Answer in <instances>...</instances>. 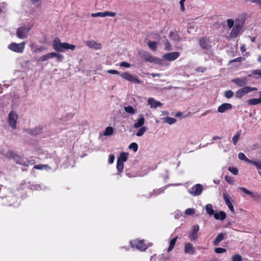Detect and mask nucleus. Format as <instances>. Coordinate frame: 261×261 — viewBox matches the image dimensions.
I'll list each match as a JSON object with an SVG mask.
<instances>
[{
    "label": "nucleus",
    "instance_id": "obj_29",
    "mask_svg": "<svg viewBox=\"0 0 261 261\" xmlns=\"http://www.w3.org/2000/svg\"><path fill=\"white\" fill-rule=\"evenodd\" d=\"M53 53H50L47 54L46 55H44L41 57H40L39 60L41 62H44L48 60V59H51L53 58Z\"/></svg>",
    "mask_w": 261,
    "mask_h": 261
},
{
    "label": "nucleus",
    "instance_id": "obj_60",
    "mask_svg": "<svg viewBox=\"0 0 261 261\" xmlns=\"http://www.w3.org/2000/svg\"><path fill=\"white\" fill-rule=\"evenodd\" d=\"M205 70H206L205 68H203L202 67H199L197 68L196 71L198 72H203L205 71Z\"/></svg>",
    "mask_w": 261,
    "mask_h": 261
},
{
    "label": "nucleus",
    "instance_id": "obj_56",
    "mask_svg": "<svg viewBox=\"0 0 261 261\" xmlns=\"http://www.w3.org/2000/svg\"><path fill=\"white\" fill-rule=\"evenodd\" d=\"M243 60L244 59L242 57H238L231 60L230 62H242Z\"/></svg>",
    "mask_w": 261,
    "mask_h": 261
},
{
    "label": "nucleus",
    "instance_id": "obj_49",
    "mask_svg": "<svg viewBox=\"0 0 261 261\" xmlns=\"http://www.w3.org/2000/svg\"><path fill=\"white\" fill-rule=\"evenodd\" d=\"M247 162L251 165L255 166L257 168L259 164V162H257L252 160H250L249 159L247 160Z\"/></svg>",
    "mask_w": 261,
    "mask_h": 261
},
{
    "label": "nucleus",
    "instance_id": "obj_50",
    "mask_svg": "<svg viewBox=\"0 0 261 261\" xmlns=\"http://www.w3.org/2000/svg\"><path fill=\"white\" fill-rule=\"evenodd\" d=\"M226 251V250L225 248H220V247L216 248L215 249V252L216 253H222L225 252Z\"/></svg>",
    "mask_w": 261,
    "mask_h": 261
},
{
    "label": "nucleus",
    "instance_id": "obj_34",
    "mask_svg": "<svg viewBox=\"0 0 261 261\" xmlns=\"http://www.w3.org/2000/svg\"><path fill=\"white\" fill-rule=\"evenodd\" d=\"M125 111L132 115L134 114L136 112L135 110L132 106H127L124 108Z\"/></svg>",
    "mask_w": 261,
    "mask_h": 261
},
{
    "label": "nucleus",
    "instance_id": "obj_44",
    "mask_svg": "<svg viewBox=\"0 0 261 261\" xmlns=\"http://www.w3.org/2000/svg\"><path fill=\"white\" fill-rule=\"evenodd\" d=\"M223 196L225 203H227L230 201V197L229 195V194L227 193L226 192L223 193Z\"/></svg>",
    "mask_w": 261,
    "mask_h": 261
},
{
    "label": "nucleus",
    "instance_id": "obj_7",
    "mask_svg": "<svg viewBox=\"0 0 261 261\" xmlns=\"http://www.w3.org/2000/svg\"><path fill=\"white\" fill-rule=\"evenodd\" d=\"M18 116L14 111H10L8 115V122L9 125L12 129H15L16 127L17 120Z\"/></svg>",
    "mask_w": 261,
    "mask_h": 261
},
{
    "label": "nucleus",
    "instance_id": "obj_64",
    "mask_svg": "<svg viewBox=\"0 0 261 261\" xmlns=\"http://www.w3.org/2000/svg\"><path fill=\"white\" fill-rule=\"evenodd\" d=\"M257 169H259L260 170H261V161H259V164Z\"/></svg>",
    "mask_w": 261,
    "mask_h": 261
},
{
    "label": "nucleus",
    "instance_id": "obj_18",
    "mask_svg": "<svg viewBox=\"0 0 261 261\" xmlns=\"http://www.w3.org/2000/svg\"><path fill=\"white\" fill-rule=\"evenodd\" d=\"M86 45L91 48L95 49H100L101 48V45L100 43H98L95 41H88L86 42Z\"/></svg>",
    "mask_w": 261,
    "mask_h": 261
},
{
    "label": "nucleus",
    "instance_id": "obj_37",
    "mask_svg": "<svg viewBox=\"0 0 261 261\" xmlns=\"http://www.w3.org/2000/svg\"><path fill=\"white\" fill-rule=\"evenodd\" d=\"M252 74L257 76L254 77L255 79L261 77V69H255L252 71Z\"/></svg>",
    "mask_w": 261,
    "mask_h": 261
},
{
    "label": "nucleus",
    "instance_id": "obj_51",
    "mask_svg": "<svg viewBox=\"0 0 261 261\" xmlns=\"http://www.w3.org/2000/svg\"><path fill=\"white\" fill-rule=\"evenodd\" d=\"M92 17H97V16H100L102 17H105V12H98L96 13H93L92 14Z\"/></svg>",
    "mask_w": 261,
    "mask_h": 261
},
{
    "label": "nucleus",
    "instance_id": "obj_25",
    "mask_svg": "<svg viewBox=\"0 0 261 261\" xmlns=\"http://www.w3.org/2000/svg\"><path fill=\"white\" fill-rule=\"evenodd\" d=\"M177 239L178 237H175L171 240L169 243V247L168 248V252H170L173 249Z\"/></svg>",
    "mask_w": 261,
    "mask_h": 261
},
{
    "label": "nucleus",
    "instance_id": "obj_5",
    "mask_svg": "<svg viewBox=\"0 0 261 261\" xmlns=\"http://www.w3.org/2000/svg\"><path fill=\"white\" fill-rule=\"evenodd\" d=\"M25 44V42L20 43H12L9 45L8 48L14 52L22 53L24 51Z\"/></svg>",
    "mask_w": 261,
    "mask_h": 261
},
{
    "label": "nucleus",
    "instance_id": "obj_38",
    "mask_svg": "<svg viewBox=\"0 0 261 261\" xmlns=\"http://www.w3.org/2000/svg\"><path fill=\"white\" fill-rule=\"evenodd\" d=\"M165 119H166L165 122L168 123L169 124H174L176 121V120L175 118H172V117H167L165 118Z\"/></svg>",
    "mask_w": 261,
    "mask_h": 261
},
{
    "label": "nucleus",
    "instance_id": "obj_31",
    "mask_svg": "<svg viewBox=\"0 0 261 261\" xmlns=\"http://www.w3.org/2000/svg\"><path fill=\"white\" fill-rule=\"evenodd\" d=\"M149 47L153 51H155L157 48V43L155 41H149L148 43Z\"/></svg>",
    "mask_w": 261,
    "mask_h": 261
},
{
    "label": "nucleus",
    "instance_id": "obj_3",
    "mask_svg": "<svg viewBox=\"0 0 261 261\" xmlns=\"http://www.w3.org/2000/svg\"><path fill=\"white\" fill-rule=\"evenodd\" d=\"M9 154L10 157L13 159L17 164L21 165L26 167L29 166L30 164H31L30 162L28 159L16 155L12 151L9 152Z\"/></svg>",
    "mask_w": 261,
    "mask_h": 261
},
{
    "label": "nucleus",
    "instance_id": "obj_28",
    "mask_svg": "<svg viewBox=\"0 0 261 261\" xmlns=\"http://www.w3.org/2000/svg\"><path fill=\"white\" fill-rule=\"evenodd\" d=\"M205 210H206V213L210 215H214V214H215L214 213V211L213 208V206H212V205L211 204H208L206 205L205 206Z\"/></svg>",
    "mask_w": 261,
    "mask_h": 261
},
{
    "label": "nucleus",
    "instance_id": "obj_32",
    "mask_svg": "<svg viewBox=\"0 0 261 261\" xmlns=\"http://www.w3.org/2000/svg\"><path fill=\"white\" fill-rule=\"evenodd\" d=\"M164 38L166 39L165 43V50H166L167 51L171 50L172 49V45L171 44V43H170L169 40L166 39V36H164Z\"/></svg>",
    "mask_w": 261,
    "mask_h": 261
},
{
    "label": "nucleus",
    "instance_id": "obj_20",
    "mask_svg": "<svg viewBox=\"0 0 261 261\" xmlns=\"http://www.w3.org/2000/svg\"><path fill=\"white\" fill-rule=\"evenodd\" d=\"M42 130V127L39 126L34 128L28 129L27 132L31 135L36 136L38 134H40Z\"/></svg>",
    "mask_w": 261,
    "mask_h": 261
},
{
    "label": "nucleus",
    "instance_id": "obj_58",
    "mask_svg": "<svg viewBox=\"0 0 261 261\" xmlns=\"http://www.w3.org/2000/svg\"><path fill=\"white\" fill-rule=\"evenodd\" d=\"M44 166V165L39 164V165H35L34 168L36 169L42 170V169H43Z\"/></svg>",
    "mask_w": 261,
    "mask_h": 261
},
{
    "label": "nucleus",
    "instance_id": "obj_33",
    "mask_svg": "<svg viewBox=\"0 0 261 261\" xmlns=\"http://www.w3.org/2000/svg\"><path fill=\"white\" fill-rule=\"evenodd\" d=\"M114 132L113 128L111 126H108L104 132V135L110 136L113 134Z\"/></svg>",
    "mask_w": 261,
    "mask_h": 261
},
{
    "label": "nucleus",
    "instance_id": "obj_35",
    "mask_svg": "<svg viewBox=\"0 0 261 261\" xmlns=\"http://www.w3.org/2000/svg\"><path fill=\"white\" fill-rule=\"evenodd\" d=\"M124 168V164L123 163L121 162L120 161H117V169L119 173L122 172Z\"/></svg>",
    "mask_w": 261,
    "mask_h": 261
},
{
    "label": "nucleus",
    "instance_id": "obj_8",
    "mask_svg": "<svg viewBox=\"0 0 261 261\" xmlns=\"http://www.w3.org/2000/svg\"><path fill=\"white\" fill-rule=\"evenodd\" d=\"M31 28L20 27L18 28L16 31V36L20 39H24L27 37Z\"/></svg>",
    "mask_w": 261,
    "mask_h": 261
},
{
    "label": "nucleus",
    "instance_id": "obj_21",
    "mask_svg": "<svg viewBox=\"0 0 261 261\" xmlns=\"http://www.w3.org/2000/svg\"><path fill=\"white\" fill-rule=\"evenodd\" d=\"M169 37L172 40L174 41L179 42L181 40V38L180 37V36L177 33H174L173 32H171L169 33Z\"/></svg>",
    "mask_w": 261,
    "mask_h": 261
},
{
    "label": "nucleus",
    "instance_id": "obj_24",
    "mask_svg": "<svg viewBox=\"0 0 261 261\" xmlns=\"http://www.w3.org/2000/svg\"><path fill=\"white\" fill-rule=\"evenodd\" d=\"M224 239V234L223 233H219L217 237L215 238L213 242V244L215 246L219 245V243Z\"/></svg>",
    "mask_w": 261,
    "mask_h": 261
},
{
    "label": "nucleus",
    "instance_id": "obj_14",
    "mask_svg": "<svg viewBox=\"0 0 261 261\" xmlns=\"http://www.w3.org/2000/svg\"><path fill=\"white\" fill-rule=\"evenodd\" d=\"M184 252L186 254H194L195 252V248L192 244L187 243L185 244Z\"/></svg>",
    "mask_w": 261,
    "mask_h": 261
},
{
    "label": "nucleus",
    "instance_id": "obj_54",
    "mask_svg": "<svg viewBox=\"0 0 261 261\" xmlns=\"http://www.w3.org/2000/svg\"><path fill=\"white\" fill-rule=\"evenodd\" d=\"M120 65L121 67H124L126 68H129L131 66V65L129 63L125 62H121Z\"/></svg>",
    "mask_w": 261,
    "mask_h": 261
},
{
    "label": "nucleus",
    "instance_id": "obj_59",
    "mask_svg": "<svg viewBox=\"0 0 261 261\" xmlns=\"http://www.w3.org/2000/svg\"><path fill=\"white\" fill-rule=\"evenodd\" d=\"M184 3L185 2L182 1H180V2H179V4H180V10L182 12H184L185 10V6H184Z\"/></svg>",
    "mask_w": 261,
    "mask_h": 261
},
{
    "label": "nucleus",
    "instance_id": "obj_52",
    "mask_svg": "<svg viewBox=\"0 0 261 261\" xmlns=\"http://www.w3.org/2000/svg\"><path fill=\"white\" fill-rule=\"evenodd\" d=\"M225 180L229 184H232L233 182V178L228 175L225 176Z\"/></svg>",
    "mask_w": 261,
    "mask_h": 261
},
{
    "label": "nucleus",
    "instance_id": "obj_45",
    "mask_svg": "<svg viewBox=\"0 0 261 261\" xmlns=\"http://www.w3.org/2000/svg\"><path fill=\"white\" fill-rule=\"evenodd\" d=\"M238 158L240 160H244L246 162H247V160L248 159L245 154L244 153L240 152L238 154Z\"/></svg>",
    "mask_w": 261,
    "mask_h": 261
},
{
    "label": "nucleus",
    "instance_id": "obj_26",
    "mask_svg": "<svg viewBox=\"0 0 261 261\" xmlns=\"http://www.w3.org/2000/svg\"><path fill=\"white\" fill-rule=\"evenodd\" d=\"M144 118L143 117H141L138 120L137 122L134 124V127L135 128L143 127L142 126L144 124Z\"/></svg>",
    "mask_w": 261,
    "mask_h": 261
},
{
    "label": "nucleus",
    "instance_id": "obj_4",
    "mask_svg": "<svg viewBox=\"0 0 261 261\" xmlns=\"http://www.w3.org/2000/svg\"><path fill=\"white\" fill-rule=\"evenodd\" d=\"M257 90V89L255 87L246 86L237 90L235 93V96L237 98L241 99L245 94Z\"/></svg>",
    "mask_w": 261,
    "mask_h": 261
},
{
    "label": "nucleus",
    "instance_id": "obj_53",
    "mask_svg": "<svg viewBox=\"0 0 261 261\" xmlns=\"http://www.w3.org/2000/svg\"><path fill=\"white\" fill-rule=\"evenodd\" d=\"M46 48L43 47V46H40L39 47H37V48H36L34 50V52L35 53H39V52H41L43 50H44V49H45Z\"/></svg>",
    "mask_w": 261,
    "mask_h": 261
},
{
    "label": "nucleus",
    "instance_id": "obj_61",
    "mask_svg": "<svg viewBox=\"0 0 261 261\" xmlns=\"http://www.w3.org/2000/svg\"><path fill=\"white\" fill-rule=\"evenodd\" d=\"M250 1L252 3H254L258 5L259 6L261 5V1L260 0H250Z\"/></svg>",
    "mask_w": 261,
    "mask_h": 261
},
{
    "label": "nucleus",
    "instance_id": "obj_36",
    "mask_svg": "<svg viewBox=\"0 0 261 261\" xmlns=\"http://www.w3.org/2000/svg\"><path fill=\"white\" fill-rule=\"evenodd\" d=\"M234 95V93L231 90H226L224 93V96L227 98H230Z\"/></svg>",
    "mask_w": 261,
    "mask_h": 261
},
{
    "label": "nucleus",
    "instance_id": "obj_57",
    "mask_svg": "<svg viewBox=\"0 0 261 261\" xmlns=\"http://www.w3.org/2000/svg\"><path fill=\"white\" fill-rule=\"evenodd\" d=\"M114 159H115V156L113 154H110L109 155V162L110 164H112L114 161Z\"/></svg>",
    "mask_w": 261,
    "mask_h": 261
},
{
    "label": "nucleus",
    "instance_id": "obj_63",
    "mask_svg": "<svg viewBox=\"0 0 261 261\" xmlns=\"http://www.w3.org/2000/svg\"><path fill=\"white\" fill-rule=\"evenodd\" d=\"M151 75L153 77H156V76L159 77V76H160V73H152L151 74Z\"/></svg>",
    "mask_w": 261,
    "mask_h": 261
},
{
    "label": "nucleus",
    "instance_id": "obj_10",
    "mask_svg": "<svg viewBox=\"0 0 261 261\" xmlns=\"http://www.w3.org/2000/svg\"><path fill=\"white\" fill-rule=\"evenodd\" d=\"M133 247L142 251L147 249V247L143 240H135L130 242Z\"/></svg>",
    "mask_w": 261,
    "mask_h": 261
},
{
    "label": "nucleus",
    "instance_id": "obj_43",
    "mask_svg": "<svg viewBox=\"0 0 261 261\" xmlns=\"http://www.w3.org/2000/svg\"><path fill=\"white\" fill-rule=\"evenodd\" d=\"M165 189L164 188H161L158 189L154 190H153V195H158L160 194L163 193L164 192Z\"/></svg>",
    "mask_w": 261,
    "mask_h": 261
},
{
    "label": "nucleus",
    "instance_id": "obj_27",
    "mask_svg": "<svg viewBox=\"0 0 261 261\" xmlns=\"http://www.w3.org/2000/svg\"><path fill=\"white\" fill-rule=\"evenodd\" d=\"M241 135V130L238 131L234 136L233 137L232 140L234 145H237Z\"/></svg>",
    "mask_w": 261,
    "mask_h": 261
},
{
    "label": "nucleus",
    "instance_id": "obj_47",
    "mask_svg": "<svg viewBox=\"0 0 261 261\" xmlns=\"http://www.w3.org/2000/svg\"><path fill=\"white\" fill-rule=\"evenodd\" d=\"M185 213L187 215H192L195 213V210L193 208H189L185 211Z\"/></svg>",
    "mask_w": 261,
    "mask_h": 261
},
{
    "label": "nucleus",
    "instance_id": "obj_19",
    "mask_svg": "<svg viewBox=\"0 0 261 261\" xmlns=\"http://www.w3.org/2000/svg\"><path fill=\"white\" fill-rule=\"evenodd\" d=\"M148 104L151 108H156L162 106V103L159 101H156L153 98H149L148 99Z\"/></svg>",
    "mask_w": 261,
    "mask_h": 261
},
{
    "label": "nucleus",
    "instance_id": "obj_11",
    "mask_svg": "<svg viewBox=\"0 0 261 261\" xmlns=\"http://www.w3.org/2000/svg\"><path fill=\"white\" fill-rule=\"evenodd\" d=\"M203 190V186L200 184H196L189 190V192L194 196L199 195Z\"/></svg>",
    "mask_w": 261,
    "mask_h": 261
},
{
    "label": "nucleus",
    "instance_id": "obj_9",
    "mask_svg": "<svg viewBox=\"0 0 261 261\" xmlns=\"http://www.w3.org/2000/svg\"><path fill=\"white\" fill-rule=\"evenodd\" d=\"M199 44L200 47L204 50L205 53H206V51H208L211 49V45L209 39L204 37L199 39Z\"/></svg>",
    "mask_w": 261,
    "mask_h": 261
},
{
    "label": "nucleus",
    "instance_id": "obj_2",
    "mask_svg": "<svg viewBox=\"0 0 261 261\" xmlns=\"http://www.w3.org/2000/svg\"><path fill=\"white\" fill-rule=\"evenodd\" d=\"M107 73H109L110 74H119L120 76L122 78H123L130 82H132V83H136V84H140L142 83V81H141L140 80H139L137 78V77L134 76L133 75L130 74L128 72L119 73L117 70H114V69H110V70H109L107 71Z\"/></svg>",
    "mask_w": 261,
    "mask_h": 261
},
{
    "label": "nucleus",
    "instance_id": "obj_40",
    "mask_svg": "<svg viewBox=\"0 0 261 261\" xmlns=\"http://www.w3.org/2000/svg\"><path fill=\"white\" fill-rule=\"evenodd\" d=\"M128 148L130 149H133L135 152H136L138 150V146L136 143L133 142L130 144Z\"/></svg>",
    "mask_w": 261,
    "mask_h": 261
},
{
    "label": "nucleus",
    "instance_id": "obj_22",
    "mask_svg": "<svg viewBox=\"0 0 261 261\" xmlns=\"http://www.w3.org/2000/svg\"><path fill=\"white\" fill-rule=\"evenodd\" d=\"M214 217L216 220H220L223 221L226 218V215L224 212L220 211L219 213H216L214 214Z\"/></svg>",
    "mask_w": 261,
    "mask_h": 261
},
{
    "label": "nucleus",
    "instance_id": "obj_15",
    "mask_svg": "<svg viewBox=\"0 0 261 261\" xmlns=\"http://www.w3.org/2000/svg\"><path fill=\"white\" fill-rule=\"evenodd\" d=\"M232 82L239 87H243L247 84V80L246 77L242 79L236 78L233 79Z\"/></svg>",
    "mask_w": 261,
    "mask_h": 261
},
{
    "label": "nucleus",
    "instance_id": "obj_55",
    "mask_svg": "<svg viewBox=\"0 0 261 261\" xmlns=\"http://www.w3.org/2000/svg\"><path fill=\"white\" fill-rule=\"evenodd\" d=\"M105 17L107 16L114 17L116 16V13L115 12L106 11V12H105Z\"/></svg>",
    "mask_w": 261,
    "mask_h": 261
},
{
    "label": "nucleus",
    "instance_id": "obj_48",
    "mask_svg": "<svg viewBox=\"0 0 261 261\" xmlns=\"http://www.w3.org/2000/svg\"><path fill=\"white\" fill-rule=\"evenodd\" d=\"M228 171L234 175H237L238 173V170L236 167H229Z\"/></svg>",
    "mask_w": 261,
    "mask_h": 261
},
{
    "label": "nucleus",
    "instance_id": "obj_62",
    "mask_svg": "<svg viewBox=\"0 0 261 261\" xmlns=\"http://www.w3.org/2000/svg\"><path fill=\"white\" fill-rule=\"evenodd\" d=\"M240 49H241V50L242 52L244 53V51H246V47L244 45H243L241 46L240 47Z\"/></svg>",
    "mask_w": 261,
    "mask_h": 261
},
{
    "label": "nucleus",
    "instance_id": "obj_46",
    "mask_svg": "<svg viewBox=\"0 0 261 261\" xmlns=\"http://www.w3.org/2000/svg\"><path fill=\"white\" fill-rule=\"evenodd\" d=\"M226 22H227V27L229 29H231V28H232L233 27V25H234V21L231 19H228L227 20Z\"/></svg>",
    "mask_w": 261,
    "mask_h": 261
},
{
    "label": "nucleus",
    "instance_id": "obj_16",
    "mask_svg": "<svg viewBox=\"0 0 261 261\" xmlns=\"http://www.w3.org/2000/svg\"><path fill=\"white\" fill-rule=\"evenodd\" d=\"M232 106L231 104L229 103H224L220 105L218 108V112L221 113H223L226 110L232 109Z\"/></svg>",
    "mask_w": 261,
    "mask_h": 261
},
{
    "label": "nucleus",
    "instance_id": "obj_17",
    "mask_svg": "<svg viewBox=\"0 0 261 261\" xmlns=\"http://www.w3.org/2000/svg\"><path fill=\"white\" fill-rule=\"evenodd\" d=\"M259 97L250 99L247 100L249 105L254 106L261 103V91H259Z\"/></svg>",
    "mask_w": 261,
    "mask_h": 261
},
{
    "label": "nucleus",
    "instance_id": "obj_39",
    "mask_svg": "<svg viewBox=\"0 0 261 261\" xmlns=\"http://www.w3.org/2000/svg\"><path fill=\"white\" fill-rule=\"evenodd\" d=\"M146 130V128L145 126L141 127L139 131L137 133L136 135L138 137L142 136L145 132Z\"/></svg>",
    "mask_w": 261,
    "mask_h": 261
},
{
    "label": "nucleus",
    "instance_id": "obj_42",
    "mask_svg": "<svg viewBox=\"0 0 261 261\" xmlns=\"http://www.w3.org/2000/svg\"><path fill=\"white\" fill-rule=\"evenodd\" d=\"M53 58L56 57L59 61H62L64 59V56L59 53H53Z\"/></svg>",
    "mask_w": 261,
    "mask_h": 261
},
{
    "label": "nucleus",
    "instance_id": "obj_1",
    "mask_svg": "<svg viewBox=\"0 0 261 261\" xmlns=\"http://www.w3.org/2000/svg\"><path fill=\"white\" fill-rule=\"evenodd\" d=\"M53 48L58 53L64 52L65 49L73 50L76 46L73 44H70L66 42H61L60 39L56 37L53 42Z\"/></svg>",
    "mask_w": 261,
    "mask_h": 261
},
{
    "label": "nucleus",
    "instance_id": "obj_13",
    "mask_svg": "<svg viewBox=\"0 0 261 261\" xmlns=\"http://www.w3.org/2000/svg\"><path fill=\"white\" fill-rule=\"evenodd\" d=\"M199 230L198 225L193 226L191 232L189 235V238L191 241H195L198 238L197 233Z\"/></svg>",
    "mask_w": 261,
    "mask_h": 261
},
{
    "label": "nucleus",
    "instance_id": "obj_41",
    "mask_svg": "<svg viewBox=\"0 0 261 261\" xmlns=\"http://www.w3.org/2000/svg\"><path fill=\"white\" fill-rule=\"evenodd\" d=\"M231 259L232 261H242V257L240 254H236L232 256Z\"/></svg>",
    "mask_w": 261,
    "mask_h": 261
},
{
    "label": "nucleus",
    "instance_id": "obj_6",
    "mask_svg": "<svg viewBox=\"0 0 261 261\" xmlns=\"http://www.w3.org/2000/svg\"><path fill=\"white\" fill-rule=\"evenodd\" d=\"M243 27V23L241 21H236L234 25L233 26L230 35L232 38H236L238 36L240 32Z\"/></svg>",
    "mask_w": 261,
    "mask_h": 261
},
{
    "label": "nucleus",
    "instance_id": "obj_23",
    "mask_svg": "<svg viewBox=\"0 0 261 261\" xmlns=\"http://www.w3.org/2000/svg\"><path fill=\"white\" fill-rule=\"evenodd\" d=\"M128 157V153L126 152H122L120 155L117 158V161H120L124 163V162H126Z\"/></svg>",
    "mask_w": 261,
    "mask_h": 261
},
{
    "label": "nucleus",
    "instance_id": "obj_12",
    "mask_svg": "<svg viewBox=\"0 0 261 261\" xmlns=\"http://www.w3.org/2000/svg\"><path fill=\"white\" fill-rule=\"evenodd\" d=\"M180 56V53L177 51L167 53L163 56V58L167 61H172L177 59Z\"/></svg>",
    "mask_w": 261,
    "mask_h": 261
},
{
    "label": "nucleus",
    "instance_id": "obj_30",
    "mask_svg": "<svg viewBox=\"0 0 261 261\" xmlns=\"http://www.w3.org/2000/svg\"><path fill=\"white\" fill-rule=\"evenodd\" d=\"M240 189L244 193H245L246 194L249 195L251 197L254 198L255 197V195L254 194V193L250 191L247 190L244 187H240Z\"/></svg>",
    "mask_w": 261,
    "mask_h": 261
}]
</instances>
